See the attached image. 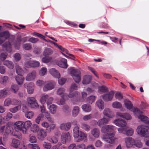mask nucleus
<instances>
[{
    "mask_svg": "<svg viewBox=\"0 0 149 149\" xmlns=\"http://www.w3.org/2000/svg\"><path fill=\"white\" fill-rule=\"evenodd\" d=\"M115 128V127L112 125H105L102 127V132L106 133L105 135L103 136V139L104 141L110 144L114 143L115 137L113 133Z\"/></svg>",
    "mask_w": 149,
    "mask_h": 149,
    "instance_id": "obj_1",
    "label": "nucleus"
},
{
    "mask_svg": "<svg viewBox=\"0 0 149 149\" xmlns=\"http://www.w3.org/2000/svg\"><path fill=\"white\" fill-rule=\"evenodd\" d=\"M114 123L116 125L121 127L118 129L119 133L128 136H131L133 134L134 130L132 128L128 129L127 128L125 127L127 124L126 122L124 120L122 119H118L114 121Z\"/></svg>",
    "mask_w": 149,
    "mask_h": 149,
    "instance_id": "obj_2",
    "label": "nucleus"
},
{
    "mask_svg": "<svg viewBox=\"0 0 149 149\" xmlns=\"http://www.w3.org/2000/svg\"><path fill=\"white\" fill-rule=\"evenodd\" d=\"M73 134L76 142L85 141L86 140V135L82 132L79 131V127L77 126H75L73 129Z\"/></svg>",
    "mask_w": 149,
    "mask_h": 149,
    "instance_id": "obj_3",
    "label": "nucleus"
},
{
    "mask_svg": "<svg viewBox=\"0 0 149 149\" xmlns=\"http://www.w3.org/2000/svg\"><path fill=\"white\" fill-rule=\"evenodd\" d=\"M136 132L138 134L142 137L149 135V128L144 125L138 126L136 129Z\"/></svg>",
    "mask_w": 149,
    "mask_h": 149,
    "instance_id": "obj_4",
    "label": "nucleus"
},
{
    "mask_svg": "<svg viewBox=\"0 0 149 149\" xmlns=\"http://www.w3.org/2000/svg\"><path fill=\"white\" fill-rule=\"evenodd\" d=\"M70 70L71 74L75 81L78 83L81 80V72L77 69H74L73 67H70L68 68Z\"/></svg>",
    "mask_w": 149,
    "mask_h": 149,
    "instance_id": "obj_5",
    "label": "nucleus"
},
{
    "mask_svg": "<svg viewBox=\"0 0 149 149\" xmlns=\"http://www.w3.org/2000/svg\"><path fill=\"white\" fill-rule=\"evenodd\" d=\"M77 88L78 87L76 84H72L70 86L69 94L68 95L65 94L64 96V97L67 99L68 98H72L74 96L78 97L79 96L78 92L74 91L77 90Z\"/></svg>",
    "mask_w": 149,
    "mask_h": 149,
    "instance_id": "obj_6",
    "label": "nucleus"
},
{
    "mask_svg": "<svg viewBox=\"0 0 149 149\" xmlns=\"http://www.w3.org/2000/svg\"><path fill=\"white\" fill-rule=\"evenodd\" d=\"M124 102L125 107L129 110L133 111L134 113L135 112L139 113H141V111L138 109L133 107L131 102L129 100H126V101L125 100Z\"/></svg>",
    "mask_w": 149,
    "mask_h": 149,
    "instance_id": "obj_7",
    "label": "nucleus"
},
{
    "mask_svg": "<svg viewBox=\"0 0 149 149\" xmlns=\"http://www.w3.org/2000/svg\"><path fill=\"white\" fill-rule=\"evenodd\" d=\"M15 128L17 131H22L23 133H25L26 131V130L24 127L23 122L21 121H17L15 123Z\"/></svg>",
    "mask_w": 149,
    "mask_h": 149,
    "instance_id": "obj_8",
    "label": "nucleus"
},
{
    "mask_svg": "<svg viewBox=\"0 0 149 149\" xmlns=\"http://www.w3.org/2000/svg\"><path fill=\"white\" fill-rule=\"evenodd\" d=\"M55 85V83L54 81H47L43 87V90L45 92L49 90H51L53 89Z\"/></svg>",
    "mask_w": 149,
    "mask_h": 149,
    "instance_id": "obj_9",
    "label": "nucleus"
},
{
    "mask_svg": "<svg viewBox=\"0 0 149 149\" xmlns=\"http://www.w3.org/2000/svg\"><path fill=\"white\" fill-rule=\"evenodd\" d=\"M71 140V136L69 132L62 133L61 136V142L63 144L70 142Z\"/></svg>",
    "mask_w": 149,
    "mask_h": 149,
    "instance_id": "obj_10",
    "label": "nucleus"
},
{
    "mask_svg": "<svg viewBox=\"0 0 149 149\" xmlns=\"http://www.w3.org/2000/svg\"><path fill=\"white\" fill-rule=\"evenodd\" d=\"M27 101L29 106L31 108H38V105L34 97H29L27 98Z\"/></svg>",
    "mask_w": 149,
    "mask_h": 149,
    "instance_id": "obj_11",
    "label": "nucleus"
},
{
    "mask_svg": "<svg viewBox=\"0 0 149 149\" xmlns=\"http://www.w3.org/2000/svg\"><path fill=\"white\" fill-rule=\"evenodd\" d=\"M47 135V132L46 130L41 129L38 132L37 138L40 140H43Z\"/></svg>",
    "mask_w": 149,
    "mask_h": 149,
    "instance_id": "obj_12",
    "label": "nucleus"
},
{
    "mask_svg": "<svg viewBox=\"0 0 149 149\" xmlns=\"http://www.w3.org/2000/svg\"><path fill=\"white\" fill-rule=\"evenodd\" d=\"M37 73L35 70H33L29 72L25 77V79L27 81H33L36 79Z\"/></svg>",
    "mask_w": 149,
    "mask_h": 149,
    "instance_id": "obj_13",
    "label": "nucleus"
},
{
    "mask_svg": "<svg viewBox=\"0 0 149 149\" xmlns=\"http://www.w3.org/2000/svg\"><path fill=\"white\" fill-rule=\"evenodd\" d=\"M39 61H31L26 62L25 63L26 67L29 68L38 67L39 65Z\"/></svg>",
    "mask_w": 149,
    "mask_h": 149,
    "instance_id": "obj_14",
    "label": "nucleus"
},
{
    "mask_svg": "<svg viewBox=\"0 0 149 149\" xmlns=\"http://www.w3.org/2000/svg\"><path fill=\"white\" fill-rule=\"evenodd\" d=\"M9 37L8 32L4 31L0 33V45L1 44Z\"/></svg>",
    "mask_w": 149,
    "mask_h": 149,
    "instance_id": "obj_15",
    "label": "nucleus"
},
{
    "mask_svg": "<svg viewBox=\"0 0 149 149\" xmlns=\"http://www.w3.org/2000/svg\"><path fill=\"white\" fill-rule=\"evenodd\" d=\"M113 95V91H111L108 93H106L103 95L102 98L104 101H110L112 100Z\"/></svg>",
    "mask_w": 149,
    "mask_h": 149,
    "instance_id": "obj_16",
    "label": "nucleus"
},
{
    "mask_svg": "<svg viewBox=\"0 0 149 149\" xmlns=\"http://www.w3.org/2000/svg\"><path fill=\"white\" fill-rule=\"evenodd\" d=\"M125 141L127 148L132 147L135 143V140L131 137H128L125 138Z\"/></svg>",
    "mask_w": 149,
    "mask_h": 149,
    "instance_id": "obj_17",
    "label": "nucleus"
},
{
    "mask_svg": "<svg viewBox=\"0 0 149 149\" xmlns=\"http://www.w3.org/2000/svg\"><path fill=\"white\" fill-rule=\"evenodd\" d=\"M136 116H138V118L141 121L144 122L146 124V122L148 120V118L147 117L145 116L142 115V112L141 111V113H134Z\"/></svg>",
    "mask_w": 149,
    "mask_h": 149,
    "instance_id": "obj_18",
    "label": "nucleus"
},
{
    "mask_svg": "<svg viewBox=\"0 0 149 149\" xmlns=\"http://www.w3.org/2000/svg\"><path fill=\"white\" fill-rule=\"evenodd\" d=\"M3 48L9 53L11 52L12 51L11 45L9 42H6L3 45Z\"/></svg>",
    "mask_w": 149,
    "mask_h": 149,
    "instance_id": "obj_19",
    "label": "nucleus"
},
{
    "mask_svg": "<svg viewBox=\"0 0 149 149\" xmlns=\"http://www.w3.org/2000/svg\"><path fill=\"white\" fill-rule=\"evenodd\" d=\"M116 114L117 116L127 120L130 119L131 118V116L128 113H123L118 112L116 113Z\"/></svg>",
    "mask_w": 149,
    "mask_h": 149,
    "instance_id": "obj_20",
    "label": "nucleus"
},
{
    "mask_svg": "<svg viewBox=\"0 0 149 149\" xmlns=\"http://www.w3.org/2000/svg\"><path fill=\"white\" fill-rule=\"evenodd\" d=\"M50 73L54 77L58 78L60 77V75L59 72L55 68H52L49 70Z\"/></svg>",
    "mask_w": 149,
    "mask_h": 149,
    "instance_id": "obj_21",
    "label": "nucleus"
},
{
    "mask_svg": "<svg viewBox=\"0 0 149 149\" xmlns=\"http://www.w3.org/2000/svg\"><path fill=\"white\" fill-rule=\"evenodd\" d=\"M71 126V124L70 122L66 123H62L60 126V128L61 130L68 131L69 130Z\"/></svg>",
    "mask_w": 149,
    "mask_h": 149,
    "instance_id": "obj_22",
    "label": "nucleus"
},
{
    "mask_svg": "<svg viewBox=\"0 0 149 149\" xmlns=\"http://www.w3.org/2000/svg\"><path fill=\"white\" fill-rule=\"evenodd\" d=\"M9 90L8 88H4L0 90V99L3 98L8 95Z\"/></svg>",
    "mask_w": 149,
    "mask_h": 149,
    "instance_id": "obj_23",
    "label": "nucleus"
},
{
    "mask_svg": "<svg viewBox=\"0 0 149 149\" xmlns=\"http://www.w3.org/2000/svg\"><path fill=\"white\" fill-rule=\"evenodd\" d=\"M92 79L91 76L89 75H87L85 76L82 81V83L84 84H87L90 83Z\"/></svg>",
    "mask_w": 149,
    "mask_h": 149,
    "instance_id": "obj_24",
    "label": "nucleus"
},
{
    "mask_svg": "<svg viewBox=\"0 0 149 149\" xmlns=\"http://www.w3.org/2000/svg\"><path fill=\"white\" fill-rule=\"evenodd\" d=\"M103 113L104 116L109 118L112 117L113 116L112 112L108 108L105 109L103 111Z\"/></svg>",
    "mask_w": 149,
    "mask_h": 149,
    "instance_id": "obj_25",
    "label": "nucleus"
},
{
    "mask_svg": "<svg viewBox=\"0 0 149 149\" xmlns=\"http://www.w3.org/2000/svg\"><path fill=\"white\" fill-rule=\"evenodd\" d=\"M13 130V129L11 126L9 125L8 124L5 125V132L6 134H12V135H14L12 133Z\"/></svg>",
    "mask_w": 149,
    "mask_h": 149,
    "instance_id": "obj_26",
    "label": "nucleus"
},
{
    "mask_svg": "<svg viewBox=\"0 0 149 149\" xmlns=\"http://www.w3.org/2000/svg\"><path fill=\"white\" fill-rule=\"evenodd\" d=\"M109 119L103 118L98 120L97 122V124L100 127L102 128L103 127L102 126L105 124H107L108 122Z\"/></svg>",
    "mask_w": 149,
    "mask_h": 149,
    "instance_id": "obj_27",
    "label": "nucleus"
},
{
    "mask_svg": "<svg viewBox=\"0 0 149 149\" xmlns=\"http://www.w3.org/2000/svg\"><path fill=\"white\" fill-rule=\"evenodd\" d=\"M26 88L27 92L29 94H32L33 91V83H29L27 85Z\"/></svg>",
    "mask_w": 149,
    "mask_h": 149,
    "instance_id": "obj_28",
    "label": "nucleus"
},
{
    "mask_svg": "<svg viewBox=\"0 0 149 149\" xmlns=\"http://www.w3.org/2000/svg\"><path fill=\"white\" fill-rule=\"evenodd\" d=\"M91 134L95 138H97L100 135L99 130L96 128H94L91 131Z\"/></svg>",
    "mask_w": 149,
    "mask_h": 149,
    "instance_id": "obj_29",
    "label": "nucleus"
},
{
    "mask_svg": "<svg viewBox=\"0 0 149 149\" xmlns=\"http://www.w3.org/2000/svg\"><path fill=\"white\" fill-rule=\"evenodd\" d=\"M48 97L49 95L46 94H43L41 95L40 99V102L42 104H43L46 103Z\"/></svg>",
    "mask_w": 149,
    "mask_h": 149,
    "instance_id": "obj_30",
    "label": "nucleus"
},
{
    "mask_svg": "<svg viewBox=\"0 0 149 149\" xmlns=\"http://www.w3.org/2000/svg\"><path fill=\"white\" fill-rule=\"evenodd\" d=\"M53 53V51L51 48H47L45 49L43 52V55L45 57H47L51 55Z\"/></svg>",
    "mask_w": 149,
    "mask_h": 149,
    "instance_id": "obj_31",
    "label": "nucleus"
},
{
    "mask_svg": "<svg viewBox=\"0 0 149 149\" xmlns=\"http://www.w3.org/2000/svg\"><path fill=\"white\" fill-rule=\"evenodd\" d=\"M3 64L10 69H13L14 67L13 63L9 60H6L4 61Z\"/></svg>",
    "mask_w": 149,
    "mask_h": 149,
    "instance_id": "obj_32",
    "label": "nucleus"
},
{
    "mask_svg": "<svg viewBox=\"0 0 149 149\" xmlns=\"http://www.w3.org/2000/svg\"><path fill=\"white\" fill-rule=\"evenodd\" d=\"M96 105L100 109H103L104 108V103L103 101L101 99H99L96 102Z\"/></svg>",
    "mask_w": 149,
    "mask_h": 149,
    "instance_id": "obj_33",
    "label": "nucleus"
},
{
    "mask_svg": "<svg viewBox=\"0 0 149 149\" xmlns=\"http://www.w3.org/2000/svg\"><path fill=\"white\" fill-rule=\"evenodd\" d=\"M59 64L60 67L65 69L67 68L68 66L67 59L65 58H63L62 60L59 63Z\"/></svg>",
    "mask_w": 149,
    "mask_h": 149,
    "instance_id": "obj_34",
    "label": "nucleus"
},
{
    "mask_svg": "<svg viewBox=\"0 0 149 149\" xmlns=\"http://www.w3.org/2000/svg\"><path fill=\"white\" fill-rule=\"evenodd\" d=\"M15 78L18 84L20 85L23 84L24 79L23 76H16Z\"/></svg>",
    "mask_w": 149,
    "mask_h": 149,
    "instance_id": "obj_35",
    "label": "nucleus"
},
{
    "mask_svg": "<svg viewBox=\"0 0 149 149\" xmlns=\"http://www.w3.org/2000/svg\"><path fill=\"white\" fill-rule=\"evenodd\" d=\"M81 108L83 111L86 112H89L91 111V106L87 104L83 105Z\"/></svg>",
    "mask_w": 149,
    "mask_h": 149,
    "instance_id": "obj_36",
    "label": "nucleus"
},
{
    "mask_svg": "<svg viewBox=\"0 0 149 149\" xmlns=\"http://www.w3.org/2000/svg\"><path fill=\"white\" fill-rule=\"evenodd\" d=\"M50 113L53 114H55L56 110V105L52 104L48 107Z\"/></svg>",
    "mask_w": 149,
    "mask_h": 149,
    "instance_id": "obj_37",
    "label": "nucleus"
},
{
    "mask_svg": "<svg viewBox=\"0 0 149 149\" xmlns=\"http://www.w3.org/2000/svg\"><path fill=\"white\" fill-rule=\"evenodd\" d=\"M16 68V72L17 74L19 76H23L24 72L21 68L19 66H17Z\"/></svg>",
    "mask_w": 149,
    "mask_h": 149,
    "instance_id": "obj_38",
    "label": "nucleus"
},
{
    "mask_svg": "<svg viewBox=\"0 0 149 149\" xmlns=\"http://www.w3.org/2000/svg\"><path fill=\"white\" fill-rule=\"evenodd\" d=\"M19 144V140L16 139H13L11 143V145L13 147L17 148Z\"/></svg>",
    "mask_w": 149,
    "mask_h": 149,
    "instance_id": "obj_39",
    "label": "nucleus"
},
{
    "mask_svg": "<svg viewBox=\"0 0 149 149\" xmlns=\"http://www.w3.org/2000/svg\"><path fill=\"white\" fill-rule=\"evenodd\" d=\"M22 103L21 101L19 100H17L15 99H13L11 100V104L15 105H17L19 106H20L21 107Z\"/></svg>",
    "mask_w": 149,
    "mask_h": 149,
    "instance_id": "obj_40",
    "label": "nucleus"
},
{
    "mask_svg": "<svg viewBox=\"0 0 149 149\" xmlns=\"http://www.w3.org/2000/svg\"><path fill=\"white\" fill-rule=\"evenodd\" d=\"M81 127L83 130L87 131H89L90 130V126L89 125L84 123L81 124Z\"/></svg>",
    "mask_w": 149,
    "mask_h": 149,
    "instance_id": "obj_41",
    "label": "nucleus"
},
{
    "mask_svg": "<svg viewBox=\"0 0 149 149\" xmlns=\"http://www.w3.org/2000/svg\"><path fill=\"white\" fill-rule=\"evenodd\" d=\"M79 112V108L78 106L74 107L72 110V115L74 117L76 116L78 114Z\"/></svg>",
    "mask_w": 149,
    "mask_h": 149,
    "instance_id": "obj_42",
    "label": "nucleus"
},
{
    "mask_svg": "<svg viewBox=\"0 0 149 149\" xmlns=\"http://www.w3.org/2000/svg\"><path fill=\"white\" fill-rule=\"evenodd\" d=\"M39 130V127L36 124H33L31 129V131L33 132H38Z\"/></svg>",
    "mask_w": 149,
    "mask_h": 149,
    "instance_id": "obj_43",
    "label": "nucleus"
},
{
    "mask_svg": "<svg viewBox=\"0 0 149 149\" xmlns=\"http://www.w3.org/2000/svg\"><path fill=\"white\" fill-rule=\"evenodd\" d=\"M65 91V89L63 88H61L58 89L57 91V93L58 95L62 97L64 94H66L64 92Z\"/></svg>",
    "mask_w": 149,
    "mask_h": 149,
    "instance_id": "obj_44",
    "label": "nucleus"
},
{
    "mask_svg": "<svg viewBox=\"0 0 149 149\" xmlns=\"http://www.w3.org/2000/svg\"><path fill=\"white\" fill-rule=\"evenodd\" d=\"M65 94L62 97V98L60 99L59 100L57 101V103L59 105H62L63 104L65 103V100L68 99L70 98H68L67 99L64 98V96Z\"/></svg>",
    "mask_w": 149,
    "mask_h": 149,
    "instance_id": "obj_45",
    "label": "nucleus"
},
{
    "mask_svg": "<svg viewBox=\"0 0 149 149\" xmlns=\"http://www.w3.org/2000/svg\"><path fill=\"white\" fill-rule=\"evenodd\" d=\"M9 79V78L7 76H4L2 78L0 81V83L3 85L6 84Z\"/></svg>",
    "mask_w": 149,
    "mask_h": 149,
    "instance_id": "obj_46",
    "label": "nucleus"
},
{
    "mask_svg": "<svg viewBox=\"0 0 149 149\" xmlns=\"http://www.w3.org/2000/svg\"><path fill=\"white\" fill-rule=\"evenodd\" d=\"M33 115V112L31 111H28L25 113V117L29 119H31L32 118Z\"/></svg>",
    "mask_w": 149,
    "mask_h": 149,
    "instance_id": "obj_47",
    "label": "nucleus"
},
{
    "mask_svg": "<svg viewBox=\"0 0 149 149\" xmlns=\"http://www.w3.org/2000/svg\"><path fill=\"white\" fill-rule=\"evenodd\" d=\"M95 97L94 95H91L88 97L87 101L88 102L92 104L95 100Z\"/></svg>",
    "mask_w": 149,
    "mask_h": 149,
    "instance_id": "obj_48",
    "label": "nucleus"
},
{
    "mask_svg": "<svg viewBox=\"0 0 149 149\" xmlns=\"http://www.w3.org/2000/svg\"><path fill=\"white\" fill-rule=\"evenodd\" d=\"M47 139L50 142L54 144L56 143L58 141V139L54 136L52 137H49Z\"/></svg>",
    "mask_w": 149,
    "mask_h": 149,
    "instance_id": "obj_49",
    "label": "nucleus"
},
{
    "mask_svg": "<svg viewBox=\"0 0 149 149\" xmlns=\"http://www.w3.org/2000/svg\"><path fill=\"white\" fill-rule=\"evenodd\" d=\"M112 106L114 108L119 109L121 108L122 105L119 102H115L113 103Z\"/></svg>",
    "mask_w": 149,
    "mask_h": 149,
    "instance_id": "obj_50",
    "label": "nucleus"
},
{
    "mask_svg": "<svg viewBox=\"0 0 149 149\" xmlns=\"http://www.w3.org/2000/svg\"><path fill=\"white\" fill-rule=\"evenodd\" d=\"M47 71V69L45 67H42L39 71V74L40 76H42L46 73Z\"/></svg>",
    "mask_w": 149,
    "mask_h": 149,
    "instance_id": "obj_51",
    "label": "nucleus"
},
{
    "mask_svg": "<svg viewBox=\"0 0 149 149\" xmlns=\"http://www.w3.org/2000/svg\"><path fill=\"white\" fill-rule=\"evenodd\" d=\"M10 90L11 91L16 93L18 90V87L17 85H13L11 86Z\"/></svg>",
    "mask_w": 149,
    "mask_h": 149,
    "instance_id": "obj_52",
    "label": "nucleus"
},
{
    "mask_svg": "<svg viewBox=\"0 0 149 149\" xmlns=\"http://www.w3.org/2000/svg\"><path fill=\"white\" fill-rule=\"evenodd\" d=\"M24 127L27 130V129L31 125V123L29 120H27L23 122Z\"/></svg>",
    "mask_w": 149,
    "mask_h": 149,
    "instance_id": "obj_53",
    "label": "nucleus"
},
{
    "mask_svg": "<svg viewBox=\"0 0 149 149\" xmlns=\"http://www.w3.org/2000/svg\"><path fill=\"white\" fill-rule=\"evenodd\" d=\"M52 59V58L50 57H43L42 59V61L45 63L49 62Z\"/></svg>",
    "mask_w": 149,
    "mask_h": 149,
    "instance_id": "obj_54",
    "label": "nucleus"
},
{
    "mask_svg": "<svg viewBox=\"0 0 149 149\" xmlns=\"http://www.w3.org/2000/svg\"><path fill=\"white\" fill-rule=\"evenodd\" d=\"M23 48L26 50H30L32 48L31 45L29 43H26L23 45Z\"/></svg>",
    "mask_w": 149,
    "mask_h": 149,
    "instance_id": "obj_55",
    "label": "nucleus"
},
{
    "mask_svg": "<svg viewBox=\"0 0 149 149\" xmlns=\"http://www.w3.org/2000/svg\"><path fill=\"white\" fill-rule=\"evenodd\" d=\"M99 90L100 92L103 93H105L107 91V88L105 86H99L98 87Z\"/></svg>",
    "mask_w": 149,
    "mask_h": 149,
    "instance_id": "obj_56",
    "label": "nucleus"
},
{
    "mask_svg": "<svg viewBox=\"0 0 149 149\" xmlns=\"http://www.w3.org/2000/svg\"><path fill=\"white\" fill-rule=\"evenodd\" d=\"M57 78L58 79V82L60 85L64 84L66 81L65 78H60V77L58 78Z\"/></svg>",
    "mask_w": 149,
    "mask_h": 149,
    "instance_id": "obj_57",
    "label": "nucleus"
},
{
    "mask_svg": "<svg viewBox=\"0 0 149 149\" xmlns=\"http://www.w3.org/2000/svg\"><path fill=\"white\" fill-rule=\"evenodd\" d=\"M115 96L116 98L118 99L119 100H120L123 98V96L122 94L119 92H117L115 94Z\"/></svg>",
    "mask_w": 149,
    "mask_h": 149,
    "instance_id": "obj_58",
    "label": "nucleus"
},
{
    "mask_svg": "<svg viewBox=\"0 0 149 149\" xmlns=\"http://www.w3.org/2000/svg\"><path fill=\"white\" fill-rule=\"evenodd\" d=\"M8 56V54L6 53H1L0 56V59L1 61H3Z\"/></svg>",
    "mask_w": 149,
    "mask_h": 149,
    "instance_id": "obj_59",
    "label": "nucleus"
},
{
    "mask_svg": "<svg viewBox=\"0 0 149 149\" xmlns=\"http://www.w3.org/2000/svg\"><path fill=\"white\" fill-rule=\"evenodd\" d=\"M4 104L5 106H9L11 104V100L10 98L6 99L4 101Z\"/></svg>",
    "mask_w": 149,
    "mask_h": 149,
    "instance_id": "obj_60",
    "label": "nucleus"
},
{
    "mask_svg": "<svg viewBox=\"0 0 149 149\" xmlns=\"http://www.w3.org/2000/svg\"><path fill=\"white\" fill-rule=\"evenodd\" d=\"M53 100V98L52 97H50L49 96L48 98L46 101V103L47 107L50 105V104H52Z\"/></svg>",
    "mask_w": 149,
    "mask_h": 149,
    "instance_id": "obj_61",
    "label": "nucleus"
},
{
    "mask_svg": "<svg viewBox=\"0 0 149 149\" xmlns=\"http://www.w3.org/2000/svg\"><path fill=\"white\" fill-rule=\"evenodd\" d=\"M15 59L16 61H19L21 58L20 54L19 53H16L14 55Z\"/></svg>",
    "mask_w": 149,
    "mask_h": 149,
    "instance_id": "obj_62",
    "label": "nucleus"
},
{
    "mask_svg": "<svg viewBox=\"0 0 149 149\" xmlns=\"http://www.w3.org/2000/svg\"><path fill=\"white\" fill-rule=\"evenodd\" d=\"M38 41V38L33 37H31L30 38L28 41L29 42H31L33 43L36 42Z\"/></svg>",
    "mask_w": 149,
    "mask_h": 149,
    "instance_id": "obj_63",
    "label": "nucleus"
},
{
    "mask_svg": "<svg viewBox=\"0 0 149 149\" xmlns=\"http://www.w3.org/2000/svg\"><path fill=\"white\" fill-rule=\"evenodd\" d=\"M29 141L31 143H36V139L34 136H30Z\"/></svg>",
    "mask_w": 149,
    "mask_h": 149,
    "instance_id": "obj_64",
    "label": "nucleus"
}]
</instances>
